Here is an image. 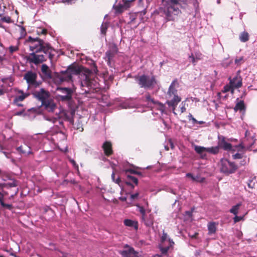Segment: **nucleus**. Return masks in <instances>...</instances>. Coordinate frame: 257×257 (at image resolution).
Segmentation results:
<instances>
[{"label":"nucleus","instance_id":"1","mask_svg":"<svg viewBox=\"0 0 257 257\" xmlns=\"http://www.w3.org/2000/svg\"><path fill=\"white\" fill-rule=\"evenodd\" d=\"M29 43V50L32 52L26 57L27 61L30 63L36 65L45 62L47 60V55L52 60L54 55L52 53L54 51L51 45L45 42L39 37H33L29 36L27 40Z\"/></svg>","mask_w":257,"mask_h":257},{"label":"nucleus","instance_id":"2","mask_svg":"<svg viewBox=\"0 0 257 257\" xmlns=\"http://www.w3.org/2000/svg\"><path fill=\"white\" fill-rule=\"evenodd\" d=\"M163 5L158 10V14L165 16L167 21H174L181 13L178 7L179 2H186L187 0H162Z\"/></svg>","mask_w":257,"mask_h":257},{"label":"nucleus","instance_id":"3","mask_svg":"<svg viewBox=\"0 0 257 257\" xmlns=\"http://www.w3.org/2000/svg\"><path fill=\"white\" fill-rule=\"evenodd\" d=\"M86 73L81 75V86L82 93L90 94L97 92L99 88L98 84L93 78L91 77L90 71L87 70L85 71Z\"/></svg>","mask_w":257,"mask_h":257},{"label":"nucleus","instance_id":"4","mask_svg":"<svg viewBox=\"0 0 257 257\" xmlns=\"http://www.w3.org/2000/svg\"><path fill=\"white\" fill-rule=\"evenodd\" d=\"M134 78L140 87L146 89H153L157 84L155 76H152L150 77L148 75L143 74L142 75H135Z\"/></svg>","mask_w":257,"mask_h":257},{"label":"nucleus","instance_id":"5","mask_svg":"<svg viewBox=\"0 0 257 257\" xmlns=\"http://www.w3.org/2000/svg\"><path fill=\"white\" fill-rule=\"evenodd\" d=\"M220 164V171L227 175L234 173L237 169V166L234 162H231L226 159H222Z\"/></svg>","mask_w":257,"mask_h":257},{"label":"nucleus","instance_id":"6","mask_svg":"<svg viewBox=\"0 0 257 257\" xmlns=\"http://www.w3.org/2000/svg\"><path fill=\"white\" fill-rule=\"evenodd\" d=\"M24 78L30 86L37 87L40 85V83L37 81V74L35 72L28 71L24 75Z\"/></svg>","mask_w":257,"mask_h":257},{"label":"nucleus","instance_id":"7","mask_svg":"<svg viewBox=\"0 0 257 257\" xmlns=\"http://www.w3.org/2000/svg\"><path fill=\"white\" fill-rule=\"evenodd\" d=\"M34 96L41 102V104L49 99L50 94L48 91L44 88L36 91L33 93Z\"/></svg>","mask_w":257,"mask_h":257},{"label":"nucleus","instance_id":"8","mask_svg":"<svg viewBox=\"0 0 257 257\" xmlns=\"http://www.w3.org/2000/svg\"><path fill=\"white\" fill-rule=\"evenodd\" d=\"M167 98L166 104L172 107L174 113L176 114L174 110L178 104L181 101V97L178 94H172V96L167 95Z\"/></svg>","mask_w":257,"mask_h":257},{"label":"nucleus","instance_id":"9","mask_svg":"<svg viewBox=\"0 0 257 257\" xmlns=\"http://www.w3.org/2000/svg\"><path fill=\"white\" fill-rule=\"evenodd\" d=\"M64 95H60L62 101H70L72 98L73 90L70 88L60 87L58 88Z\"/></svg>","mask_w":257,"mask_h":257},{"label":"nucleus","instance_id":"10","mask_svg":"<svg viewBox=\"0 0 257 257\" xmlns=\"http://www.w3.org/2000/svg\"><path fill=\"white\" fill-rule=\"evenodd\" d=\"M218 145L219 149L221 148L227 151H232V145L226 141V139L224 136H218Z\"/></svg>","mask_w":257,"mask_h":257},{"label":"nucleus","instance_id":"11","mask_svg":"<svg viewBox=\"0 0 257 257\" xmlns=\"http://www.w3.org/2000/svg\"><path fill=\"white\" fill-rule=\"evenodd\" d=\"M47 120L51 121L55 124L53 129H56V133L62 132L61 130L64 127V123L60 118L56 117H50L47 118Z\"/></svg>","mask_w":257,"mask_h":257},{"label":"nucleus","instance_id":"12","mask_svg":"<svg viewBox=\"0 0 257 257\" xmlns=\"http://www.w3.org/2000/svg\"><path fill=\"white\" fill-rule=\"evenodd\" d=\"M117 52L118 50L116 45L112 46L109 50L106 51L105 53L106 61L108 65H111V61Z\"/></svg>","mask_w":257,"mask_h":257},{"label":"nucleus","instance_id":"13","mask_svg":"<svg viewBox=\"0 0 257 257\" xmlns=\"http://www.w3.org/2000/svg\"><path fill=\"white\" fill-rule=\"evenodd\" d=\"M120 253L122 257H138V252L134 248L129 247L127 245L125 246L124 250L120 251Z\"/></svg>","mask_w":257,"mask_h":257},{"label":"nucleus","instance_id":"14","mask_svg":"<svg viewBox=\"0 0 257 257\" xmlns=\"http://www.w3.org/2000/svg\"><path fill=\"white\" fill-rule=\"evenodd\" d=\"M141 220L147 227H150L153 226L154 221V217L153 214L147 215L141 217Z\"/></svg>","mask_w":257,"mask_h":257},{"label":"nucleus","instance_id":"15","mask_svg":"<svg viewBox=\"0 0 257 257\" xmlns=\"http://www.w3.org/2000/svg\"><path fill=\"white\" fill-rule=\"evenodd\" d=\"M41 106L44 109L48 112H54L56 108V104L52 99H48L43 103L41 104Z\"/></svg>","mask_w":257,"mask_h":257},{"label":"nucleus","instance_id":"16","mask_svg":"<svg viewBox=\"0 0 257 257\" xmlns=\"http://www.w3.org/2000/svg\"><path fill=\"white\" fill-rule=\"evenodd\" d=\"M179 83L177 79H175L171 83L168 90L167 93V95L172 96V94H178L177 88L179 87Z\"/></svg>","mask_w":257,"mask_h":257},{"label":"nucleus","instance_id":"17","mask_svg":"<svg viewBox=\"0 0 257 257\" xmlns=\"http://www.w3.org/2000/svg\"><path fill=\"white\" fill-rule=\"evenodd\" d=\"M102 148L105 156L109 157L113 154L112 143L110 141H105Z\"/></svg>","mask_w":257,"mask_h":257},{"label":"nucleus","instance_id":"18","mask_svg":"<svg viewBox=\"0 0 257 257\" xmlns=\"http://www.w3.org/2000/svg\"><path fill=\"white\" fill-rule=\"evenodd\" d=\"M130 7H131L128 4L126 5V3L125 2H122V3H119L117 4H115L113 7L114 10L115 11V13L117 14L122 13Z\"/></svg>","mask_w":257,"mask_h":257},{"label":"nucleus","instance_id":"19","mask_svg":"<svg viewBox=\"0 0 257 257\" xmlns=\"http://www.w3.org/2000/svg\"><path fill=\"white\" fill-rule=\"evenodd\" d=\"M83 68L82 66L73 64L68 67L67 70L72 76V75L80 74Z\"/></svg>","mask_w":257,"mask_h":257},{"label":"nucleus","instance_id":"20","mask_svg":"<svg viewBox=\"0 0 257 257\" xmlns=\"http://www.w3.org/2000/svg\"><path fill=\"white\" fill-rule=\"evenodd\" d=\"M41 72L44 79H50L52 78V71L46 64H42Z\"/></svg>","mask_w":257,"mask_h":257},{"label":"nucleus","instance_id":"21","mask_svg":"<svg viewBox=\"0 0 257 257\" xmlns=\"http://www.w3.org/2000/svg\"><path fill=\"white\" fill-rule=\"evenodd\" d=\"M18 94L19 95H17L15 96V98L13 100V103H17L23 101L30 95L29 93H24V91L22 90H18Z\"/></svg>","mask_w":257,"mask_h":257},{"label":"nucleus","instance_id":"22","mask_svg":"<svg viewBox=\"0 0 257 257\" xmlns=\"http://www.w3.org/2000/svg\"><path fill=\"white\" fill-rule=\"evenodd\" d=\"M229 84L232 87L238 88L242 86V78L240 76H236L232 79L229 77Z\"/></svg>","mask_w":257,"mask_h":257},{"label":"nucleus","instance_id":"23","mask_svg":"<svg viewBox=\"0 0 257 257\" xmlns=\"http://www.w3.org/2000/svg\"><path fill=\"white\" fill-rule=\"evenodd\" d=\"M72 76L69 71L67 69L64 71H62L59 76V79L62 82H69L72 81Z\"/></svg>","mask_w":257,"mask_h":257},{"label":"nucleus","instance_id":"24","mask_svg":"<svg viewBox=\"0 0 257 257\" xmlns=\"http://www.w3.org/2000/svg\"><path fill=\"white\" fill-rule=\"evenodd\" d=\"M194 150L197 154L200 155L202 159H205L207 158V155L205 153V152H206L207 148L199 146H195Z\"/></svg>","mask_w":257,"mask_h":257},{"label":"nucleus","instance_id":"25","mask_svg":"<svg viewBox=\"0 0 257 257\" xmlns=\"http://www.w3.org/2000/svg\"><path fill=\"white\" fill-rule=\"evenodd\" d=\"M17 149L19 152L23 154L30 155L32 153L31 148L26 144L21 145L18 147Z\"/></svg>","mask_w":257,"mask_h":257},{"label":"nucleus","instance_id":"26","mask_svg":"<svg viewBox=\"0 0 257 257\" xmlns=\"http://www.w3.org/2000/svg\"><path fill=\"white\" fill-rule=\"evenodd\" d=\"M218 223L215 222H210L207 224L208 230L209 235L214 234L217 230V226Z\"/></svg>","mask_w":257,"mask_h":257},{"label":"nucleus","instance_id":"27","mask_svg":"<svg viewBox=\"0 0 257 257\" xmlns=\"http://www.w3.org/2000/svg\"><path fill=\"white\" fill-rule=\"evenodd\" d=\"M248 133H249L248 131H246L245 134V137L243 141L242 142H241L238 145L236 146V147L240 148L242 149L245 148H246L247 149H249V148L253 144V141L251 140L252 141L251 143H250L249 147L246 146V141L248 140V138H247V135ZM251 140L252 139H251Z\"/></svg>","mask_w":257,"mask_h":257},{"label":"nucleus","instance_id":"28","mask_svg":"<svg viewBox=\"0 0 257 257\" xmlns=\"http://www.w3.org/2000/svg\"><path fill=\"white\" fill-rule=\"evenodd\" d=\"M124 224L128 227H133L136 230L138 229V222L137 221L132 220L129 219H124L123 221Z\"/></svg>","mask_w":257,"mask_h":257},{"label":"nucleus","instance_id":"29","mask_svg":"<svg viewBox=\"0 0 257 257\" xmlns=\"http://www.w3.org/2000/svg\"><path fill=\"white\" fill-rule=\"evenodd\" d=\"M169 245L167 246H161L160 247V250L162 254H166L168 252L169 249L171 247H172L173 245L174 244V241L171 239H169Z\"/></svg>","mask_w":257,"mask_h":257},{"label":"nucleus","instance_id":"30","mask_svg":"<svg viewBox=\"0 0 257 257\" xmlns=\"http://www.w3.org/2000/svg\"><path fill=\"white\" fill-rule=\"evenodd\" d=\"M0 204L2 206L9 210H11L13 208V205L11 204L5 203L4 202V195L0 192Z\"/></svg>","mask_w":257,"mask_h":257},{"label":"nucleus","instance_id":"31","mask_svg":"<svg viewBox=\"0 0 257 257\" xmlns=\"http://www.w3.org/2000/svg\"><path fill=\"white\" fill-rule=\"evenodd\" d=\"M249 38V35L248 33L244 31L240 33L239 35V39L240 41L242 42H246L248 41Z\"/></svg>","mask_w":257,"mask_h":257},{"label":"nucleus","instance_id":"32","mask_svg":"<svg viewBox=\"0 0 257 257\" xmlns=\"http://www.w3.org/2000/svg\"><path fill=\"white\" fill-rule=\"evenodd\" d=\"M245 108V107L243 101L240 100L236 104L234 107V110L235 111H237L238 110L242 111L244 110Z\"/></svg>","mask_w":257,"mask_h":257},{"label":"nucleus","instance_id":"33","mask_svg":"<svg viewBox=\"0 0 257 257\" xmlns=\"http://www.w3.org/2000/svg\"><path fill=\"white\" fill-rule=\"evenodd\" d=\"M219 148L218 147V145L215 147H212L210 148H207L206 152L209 153L216 155L219 153Z\"/></svg>","mask_w":257,"mask_h":257},{"label":"nucleus","instance_id":"34","mask_svg":"<svg viewBox=\"0 0 257 257\" xmlns=\"http://www.w3.org/2000/svg\"><path fill=\"white\" fill-rule=\"evenodd\" d=\"M200 59H201V58L197 57V54H195V56H194L193 55V54L192 53L191 54V55H190L189 56V61L192 62V64L194 65H196V63L198 61V60H200Z\"/></svg>","mask_w":257,"mask_h":257},{"label":"nucleus","instance_id":"35","mask_svg":"<svg viewBox=\"0 0 257 257\" xmlns=\"http://www.w3.org/2000/svg\"><path fill=\"white\" fill-rule=\"evenodd\" d=\"M145 98L146 99V101L148 102H151L152 104H159L160 103L158 101L154 100V98H152L150 94L148 93L146 94Z\"/></svg>","mask_w":257,"mask_h":257},{"label":"nucleus","instance_id":"36","mask_svg":"<svg viewBox=\"0 0 257 257\" xmlns=\"http://www.w3.org/2000/svg\"><path fill=\"white\" fill-rule=\"evenodd\" d=\"M240 205V203H238L236 205L232 206V208L229 210L230 212L233 214L235 215H237Z\"/></svg>","mask_w":257,"mask_h":257},{"label":"nucleus","instance_id":"37","mask_svg":"<svg viewBox=\"0 0 257 257\" xmlns=\"http://www.w3.org/2000/svg\"><path fill=\"white\" fill-rule=\"evenodd\" d=\"M136 206L137 207L138 210L141 214V216H144V215L146 214V210L143 206H141L139 204H137Z\"/></svg>","mask_w":257,"mask_h":257},{"label":"nucleus","instance_id":"38","mask_svg":"<svg viewBox=\"0 0 257 257\" xmlns=\"http://www.w3.org/2000/svg\"><path fill=\"white\" fill-rule=\"evenodd\" d=\"M127 178L130 181L134 183L136 185H138V180L136 177L128 175Z\"/></svg>","mask_w":257,"mask_h":257},{"label":"nucleus","instance_id":"39","mask_svg":"<svg viewBox=\"0 0 257 257\" xmlns=\"http://www.w3.org/2000/svg\"><path fill=\"white\" fill-rule=\"evenodd\" d=\"M125 172H126V173L129 172V173H130L131 174H137V175H140V176H142V172L136 171V170H133V169H128V170H126L125 171Z\"/></svg>","mask_w":257,"mask_h":257},{"label":"nucleus","instance_id":"40","mask_svg":"<svg viewBox=\"0 0 257 257\" xmlns=\"http://www.w3.org/2000/svg\"><path fill=\"white\" fill-rule=\"evenodd\" d=\"M232 88V86L230 84L226 85L223 87V89L222 90V93H226L229 91Z\"/></svg>","mask_w":257,"mask_h":257},{"label":"nucleus","instance_id":"41","mask_svg":"<svg viewBox=\"0 0 257 257\" xmlns=\"http://www.w3.org/2000/svg\"><path fill=\"white\" fill-rule=\"evenodd\" d=\"M107 29V26L106 24H102L101 27V33L103 35H105Z\"/></svg>","mask_w":257,"mask_h":257},{"label":"nucleus","instance_id":"42","mask_svg":"<svg viewBox=\"0 0 257 257\" xmlns=\"http://www.w3.org/2000/svg\"><path fill=\"white\" fill-rule=\"evenodd\" d=\"M37 33L39 35H46L47 34V30L46 29L40 28L39 30L37 31Z\"/></svg>","mask_w":257,"mask_h":257},{"label":"nucleus","instance_id":"43","mask_svg":"<svg viewBox=\"0 0 257 257\" xmlns=\"http://www.w3.org/2000/svg\"><path fill=\"white\" fill-rule=\"evenodd\" d=\"M111 179L115 183L119 185V183L121 182L120 179L118 177L116 180H115V173L114 172H112L111 174Z\"/></svg>","mask_w":257,"mask_h":257},{"label":"nucleus","instance_id":"44","mask_svg":"<svg viewBox=\"0 0 257 257\" xmlns=\"http://www.w3.org/2000/svg\"><path fill=\"white\" fill-rule=\"evenodd\" d=\"M9 49L10 53L13 54L14 52L17 51L19 48L17 46H11L9 47Z\"/></svg>","mask_w":257,"mask_h":257},{"label":"nucleus","instance_id":"45","mask_svg":"<svg viewBox=\"0 0 257 257\" xmlns=\"http://www.w3.org/2000/svg\"><path fill=\"white\" fill-rule=\"evenodd\" d=\"M243 218V217L242 216H238L236 215L235 216V217L233 218V221L234 223L238 222L240 221V220H242Z\"/></svg>","mask_w":257,"mask_h":257},{"label":"nucleus","instance_id":"46","mask_svg":"<svg viewBox=\"0 0 257 257\" xmlns=\"http://www.w3.org/2000/svg\"><path fill=\"white\" fill-rule=\"evenodd\" d=\"M242 158V155L239 153H236L234 155H232V158L233 159H239Z\"/></svg>","mask_w":257,"mask_h":257},{"label":"nucleus","instance_id":"47","mask_svg":"<svg viewBox=\"0 0 257 257\" xmlns=\"http://www.w3.org/2000/svg\"><path fill=\"white\" fill-rule=\"evenodd\" d=\"M167 238V234L166 233L163 232L162 236L161 237V242L163 243H165V241Z\"/></svg>","mask_w":257,"mask_h":257},{"label":"nucleus","instance_id":"48","mask_svg":"<svg viewBox=\"0 0 257 257\" xmlns=\"http://www.w3.org/2000/svg\"><path fill=\"white\" fill-rule=\"evenodd\" d=\"M139 195V192H137V193H136L135 194H132L131 195V199L132 200H135V199H137Z\"/></svg>","mask_w":257,"mask_h":257},{"label":"nucleus","instance_id":"49","mask_svg":"<svg viewBox=\"0 0 257 257\" xmlns=\"http://www.w3.org/2000/svg\"><path fill=\"white\" fill-rule=\"evenodd\" d=\"M186 108L185 107V104H183V103H181L180 106V111L181 113H182L186 111Z\"/></svg>","mask_w":257,"mask_h":257},{"label":"nucleus","instance_id":"50","mask_svg":"<svg viewBox=\"0 0 257 257\" xmlns=\"http://www.w3.org/2000/svg\"><path fill=\"white\" fill-rule=\"evenodd\" d=\"M135 1V0H122V2L126 3V5L128 4L131 7L133 6V4Z\"/></svg>","mask_w":257,"mask_h":257},{"label":"nucleus","instance_id":"51","mask_svg":"<svg viewBox=\"0 0 257 257\" xmlns=\"http://www.w3.org/2000/svg\"><path fill=\"white\" fill-rule=\"evenodd\" d=\"M168 145L169 148L173 149L174 148V144L171 140H169L168 142Z\"/></svg>","mask_w":257,"mask_h":257},{"label":"nucleus","instance_id":"52","mask_svg":"<svg viewBox=\"0 0 257 257\" xmlns=\"http://www.w3.org/2000/svg\"><path fill=\"white\" fill-rule=\"evenodd\" d=\"M2 20H3V21L8 23H10L11 21V18L9 17H5L3 18Z\"/></svg>","mask_w":257,"mask_h":257},{"label":"nucleus","instance_id":"53","mask_svg":"<svg viewBox=\"0 0 257 257\" xmlns=\"http://www.w3.org/2000/svg\"><path fill=\"white\" fill-rule=\"evenodd\" d=\"M44 211L45 212H50L52 213H53V210L49 207H45L44 208Z\"/></svg>","mask_w":257,"mask_h":257},{"label":"nucleus","instance_id":"54","mask_svg":"<svg viewBox=\"0 0 257 257\" xmlns=\"http://www.w3.org/2000/svg\"><path fill=\"white\" fill-rule=\"evenodd\" d=\"M70 161L75 168H78V165L76 164V162L74 160H70Z\"/></svg>","mask_w":257,"mask_h":257},{"label":"nucleus","instance_id":"55","mask_svg":"<svg viewBox=\"0 0 257 257\" xmlns=\"http://www.w3.org/2000/svg\"><path fill=\"white\" fill-rule=\"evenodd\" d=\"M198 234L199 233L198 232H195L192 235L189 234V235L191 238L196 239L197 237Z\"/></svg>","mask_w":257,"mask_h":257},{"label":"nucleus","instance_id":"56","mask_svg":"<svg viewBox=\"0 0 257 257\" xmlns=\"http://www.w3.org/2000/svg\"><path fill=\"white\" fill-rule=\"evenodd\" d=\"M186 177H188V178H191L193 180H195V177L193 176V175L190 173H188L186 174Z\"/></svg>","mask_w":257,"mask_h":257},{"label":"nucleus","instance_id":"57","mask_svg":"<svg viewBox=\"0 0 257 257\" xmlns=\"http://www.w3.org/2000/svg\"><path fill=\"white\" fill-rule=\"evenodd\" d=\"M243 60V58L242 57H240L238 59H236L235 60V63L236 64H238V63H239L241 61H242Z\"/></svg>","mask_w":257,"mask_h":257},{"label":"nucleus","instance_id":"58","mask_svg":"<svg viewBox=\"0 0 257 257\" xmlns=\"http://www.w3.org/2000/svg\"><path fill=\"white\" fill-rule=\"evenodd\" d=\"M18 191H19V189H18V188H16V190H15V193L14 194L12 195L10 197V199L13 198H14V197L15 195H16L17 194V193H18Z\"/></svg>","mask_w":257,"mask_h":257},{"label":"nucleus","instance_id":"59","mask_svg":"<svg viewBox=\"0 0 257 257\" xmlns=\"http://www.w3.org/2000/svg\"><path fill=\"white\" fill-rule=\"evenodd\" d=\"M9 185L10 187H16L17 186V184L15 183H10L9 184Z\"/></svg>","mask_w":257,"mask_h":257},{"label":"nucleus","instance_id":"60","mask_svg":"<svg viewBox=\"0 0 257 257\" xmlns=\"http://www.w3.org/2000/svg\"><path fill=\"white\" fill-rule=\"evenodd\" d=\"M251 183H252V181H249V182L248 183V186L249 188H253V186L251 185Z\"/></svg>","mask_w":257,"mask_h":257},{"label":"nucleus","instance_id":"61","mask_svg":"<svg viewBox=\"0 0 257 257\" xmlns=\"http://www.w3.org/2000/svg\"><path fill=\"white\" fill-rule=\"evenodd\" d=\"M14 104H15V105L18 106H20V107H22L23 106V104L20 103V102H17V103H13Z\"/></svg>","mask_w":257,"mask_h":257},{"label":"nucleus","instance_id":"62","mask_svg":"<svg viewBox=\"0 0 257 257\" xmlns=\"http://www.w3.org/2000/svg\"><path fill=\"white\" fill-rule=\"evenodd\" d=\"M191 120H192L193 122V123H197L198 122V121L194 118V117H192L191 118Z\"/></svg>","mask_w":257,"mask_h":257},{"label":"nucleus","instance_id":"63","mask_svg":"<svg viewBox=\"0 0 257 257\" xmlns=\"http://www.w3.org/2000/svg\"><path fill=\"white\" fill-rule=\"evenodd\" d=\"M4 93V91L3 89H0V96L3 95Z\"/></svg>","mask_w":257,"mask_h":257},{"label":"nucleus","instance_id":"64","mask_svg":"<svg viewBox=\"0 0 257 257\" xmlns=\"http://www.w3.org/2000/svg\"><path fill=\"white\" fill-rule=\"evenodd\" d=\"M165 149L166 151H169L170 149L168 145L165 146Z\"/></svg>","mask_w":257,"mask_h":257}]
</instances>
